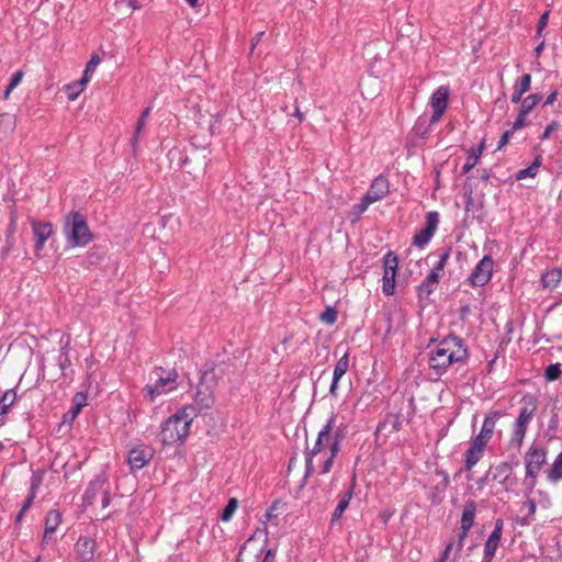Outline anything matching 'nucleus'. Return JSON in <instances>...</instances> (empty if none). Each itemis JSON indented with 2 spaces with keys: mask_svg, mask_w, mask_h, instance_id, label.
<instances>
[{
  "mask_svg": "<svg viewBox=\"0 0 562 562\" xmlns=\"http://www.w3.org/2000/svg\"><path fill=\"white\" fill-rule=\"evenodd\" d=\"M468 358L464 341L456 335H448L429 350L428 367L434 375L440 378L452 367L465 366Z\"/></svg>",
  "mask_w": 562,
  "mask_h": 562,
  "instance_id": "nucleus-1",
  "label": "nucleus"
},
{
  "mask_svg": "<svg viewBox=\"0 0 562 562\" xmlns=\"http://www.w3.org/2000/svg\"><path fill=\"white\" fill-rule=\"evenodd\" d=\"M335 425V416L331 415L326 425L319 430L317 439L312 448H307L305 452V475L308 476L314 471V459L321 454L325 457L322 474L329 473L334 459L340 450V437L333 434Z\"/></svg>",
  "mask_w": 562,
  "mask_h": 562,
  "instance_id": "nucleus-2",
  "label": "nucleus"
},
{
  "mask_svg": "<svg viewBox=\"0 0 562 562\" xmlns=\"http://www.w3.org/2000/svg\"><path fill=\"white\" fill-rule=\"evenodd\" d=\"M195 417L194 407L184 406L161 424L159 441L164 446L182 445Z\"/></svg>",
  "mask_w": 562,
  "mask_h": 562,
  "instance_id": "nucleus-3",
  "label": "nucleus"
},
{
  "mask_svg": "<svg viewBox=\"0 0 562 562\" xmlns=\"http://www.w3.org/2000/svg\"><path fill=\"white\" fill-rule=\"evenodd\" d=\"M63 233L71 247H85L92 240L86 217L77 211L65 216Z\"/></svg>",
  "mask_w": 562,
  "mask_h": 562,
  "instance_id": "nucleus-4",
  "label": "nucleus"
},
{
  "mask_svg": "<svg viewBox=\"0 0 562 562\" xmlns=\"http://www.w3.org/2000/svg\"><path fill=\"white\" fill-rule=\"evenodd\" d=\"M538 402L533 395H525L520 401V408L517 418L513 425L509 443L512 447L520 449L522 446L528 425L537 411Z\"/></svg>",
  "mask_w": 562,
  "mask_h": 562,
  "instance_id": "nucleus-5",
  "label": "nucleus"
},
{
  "mask_svg": "<svg viewBox=\"0 0 562 562\" xmlns=\"http://www.w3.org/2000/svg\"><path fill=\"white\" fill-rule=\"evenodd\" d=\"M157 380L154 384H147L143 389L144 397L149 402L176 389L178 373L175 370L165 371L161 368L156 370Z\"/></svg>",
  "mask_w": 562,
  "mask_h": 562,
  "instance_id": "nucleus-6",
  "label": "nucleus"
},
{
  "mask_svg": "<svg viewBox=\"0 0 562 562\" xmlns=\"http://www.w3.org/2000/svg\"><path fill=\"white\" fill-rule=\"evenodd\" d=\"M547 462V450L532 445L525 454L526 477L530 479V488L537 484V476Z\"/></svg>",
  "mask_w": 562,
  "mask_h": 562,
  "instance_id": "nucleus-7",
  "label": "nucleus"
},
{
  "mask_svg": "<svg viewBox=\"0 0 562 562\" xmlns=\"http://www.w3.org/2000/svg\"><path fill=\"white\" fill-rule=\"evenodd\" d=\"M213 380V375L207 372H203L201 375V380L198 384L196 392L194 395V413L196 411L201 412L203 409H209L213 406L215 398L213 394V384L210 383Z\"/></svg>",
  "mask_w": 562,
  "mask_h": 562,
  "instance_id": "nucleus-8",
  "label": "nucleus"
},
{
  "mask_svg": "<svg viewBox=\"0 0 562 562\" xmlns=\"http://www.w3.org/2000/svg\"><path fill=\"white\" fill-rule=\"evenodd\" d=\"M384 273L382 290L385 295H393L395 292V277L397 273L398 258L393 251H389L384 256Z\"/></svg>",
  "mask_w": 562,
  "mask_h": 562,
  "instance_id": "nucleus-9",
  "label": "nucleus"
},
{
  "mask_svg": "<svg viewBox=\"0 0 562 562\" xmlns=\"http://www.w3.org/2000/svg\"><path fill=\"white\" fill-rule=\"evenodd\" d=\"M155 450L150 446L138 445L132 448L127 454V463L131 471L135 472L145 468L154 458Z\"/></svg>",
  "mask_w": 562,
  "mask_h": 562,
  "instance_id": "nucleus-10",
  "label": "nucleus"
},
{
  "mask_svg": "<svg viewBox=\"0 0 562 562\" xmlns=\"http://www.w3.org/2000/svg\"><path fill=\"white\" fill-rule=\"evenodd\" d=\"M494 261L491 256H484L469 276L468 281L473 286H483L492 278Z\"/></svg>",
  "mask_w": 562,
  "mask_h": 562,
  "instance_id": "nucleus-11",
  "label": "nucleus"
},
{
  "mask_svg": "<svg viewBox=\"0 0 562 562\" xmlns=\"http://www.w3.org/2000/svg\"><path fill=\"white\" fill-rule=\"evenodd\" d=\"M439 224V213L428 212L426 214V225L413 237V245L418 248H424L435 235Z\"/></svg>",
  "mask_w": 562,
  "mask_h": 562,
  "instance_id": "nucleus-12",
  "label": "nucleus"
},
{
  "mask_svg": "<svg viewBox=\"0 0 562 562\" xmlns=\"http://www.w3.org/2000/svg\"><path fill=\"white\" fill-rule=\"evenodd\" d=\"M449 95L450 90L447 86H440L432 93L430 98V106L432 108L434 113L430 117V123H436L441 119L448 108Z\"/></svg>",
  "mask_w": 562,
  "mask_h": 562,
  "instance_id": "nucleus-13",
  "label": "nucleus"
},
{
  "mask_svg": "<svg viewBox=\"0 0 562 562\" xmlns=\"http://www.w3.org/2000/svg\"><path fill=\"white\" fill-rule=\"evenodd\" d=\"M33 234L36 239L35 241V252L38 256V252L44 248L45 243L52 236L54 228L52 223L49 222H38L36 220L31 221Z\"/></svg>",
  "mask_w": 562,
  "mask_h": 562,
  "instance_id": "nucleus-14",
  "label": "nucleus"
},
{
  "mask_svg": "<svg viewBox=\"0 0 562 562\" xmlns=\"http://www.w3.org/2000/svg\"><path fill=\"white\" fill-rule=\"evenodd\" d=\"M504 522L502 519L495 521V526L491 535L488 536L484 547V559L483 562H490L495 555V552L499 546Z\"/></svg>",
  "mask_w": 562,
  "mask_h": 562,
  "instance_id": "nucleus-15",
  "label": "nucleus"
},
{
  "mask_svg": "<svg viewBox=\"0 0 562 562\" xmlns=\"http://www.w3.org/2000/svg\"><path fill=\"white\" fill-rule=\"evenodd\" d=\"M97 551V542L89 537H80L75 544V552L80 562H91Z\"/></svg>",
  "mask_w": 562,
  "mask_h": 562,
  "instance_id": "nucleus-16",
  "label": "nucleus"
},
{
  "mask_svg": "<svg viewBox=\"0 0 562 562\" xmlns=\"http://www.w3.org/2000/svg\"><path fill=\"white\" fill-rule=\"evenodd\" d=\"M390 192V182L389 179L380 175L373 179L369 190L364 194L368 200H371L373 203L385 198Z\"/></svg>",
  "mask_w": 562,
  "mask_h": 562,
  "instance_id": "nucleus-17",
  "label": "nucleus"
},
{
  "mask_svg": "<svg viewBox=\"0 0 562 562\" xmlns=\"http://www.w3.org/2000/svg\"><path fill=\"white\" fill-rule=\"evenodd\" d=\"M487 443L484 441L474 438L469 446V449L465 452V469L470 471L477 462L482 459L485 448Z\"/></svg>",
  "mask_w": 562,
  "mask_h": 562,
  "instance_id": "nucleus-18",
  "label": "nucleus"
},
{
  "mask_svg": "<svg viewBox=\"0 0 562 562\" xmlns=\"http://www.w3.org/2000/svg\"><path fill=\"white\" fill-rule=\"evenodd\" d=\"M349 368V355L346 351L340 359L337 361L334 373H333V381L329 387V393L331 396L337 397L338 396V383L340 379L346 374Z\"/></svg>",
  "mask_w": 562,
  "mask_h": 562,
  "instance_id": "nucleus-19",
  "label": "nucleus"
},
{
  "mask_svg": "<svg viewBox=\"0 0 562 562\" xmlns=\"http://www.w3.org/2000/svg\"><path fill=\"white\" fill-rule=\"evenodd\" d=\"M61 522V514L58 509H50L45 518V530L42 540V547L44 548L52 540L53 533L56 531Z\"/></svg>",
  "mask_w": 562,
  "mask_h": 562,
  "instance_id": "nucleus-20",
  "label": "nucleus"
},
{
  "mask_svg": "<svg viewBox=\"0 0 562 562\" xmlns=\"http://www.w3.org/2000/svg\"><path fill=\"white\" fill-rule=\"evenodd\" d=\"M499 417H501L499 412H492L491 414L485 416V418L483 420L482 428L475 438L484 441L485 443H488V441L491 440V438L494 434V430L496 427V422Z\"/></svg>",
  "mask_w": 562,
  "mask_h": 562,
  "instance_id": "nucleus-21",
  "label": "nucleus"
},
{
  "mask_svg": "<svg viewBox=\"0 0 562 562\" xmlns=\"http://www.w3.org/2000/svg\"><path fill=\"white\" fill-rule=\"evenodd\" d=\"M476 515V503L474 501L465 502L461 515L460 529L463 533H469L473 526L474 518Z\"/></svg>",
  "mask_w": 562,
  "mask_h": 562,
  "instance_id": "nucleus-22",
  "label": "nucleus"
},
{
  "mask_svg": "<svg viewBox=\"0 0 562 562\" xmlns=\"http://www.w3.org/2000/svg\"><path fill=\"white\" fill-rule=\"evenodd\" d=\"M531 88V75L525 74L519 81L514 85V92L512 94V102L519 103L522 95Z\"/></svg>",
  "mask_w": 562,
  "mask_h": 562,
  "instance_id": "nucleus-23",
  "label": "nucleus"
},
{
  "mask_svg": "<svg viewBox=\"0 0 562 562\" xmlns=\"http://www.w3.org/2000/svg\"><path fill=\"white\" fill-rule=\"evenodd\" d=\"M561 280H562V269L553 268L542 274L541 283H542L543 289L553 291L554 289L558 288Z\"/></svg>",
  "mask_w": 562,
  "mask_h": 562,
  "instance_id": "nucleus-24",
  "label": "nucleus"
},
{
  "mask_svg": "<svg viewBox=\"0 0 562 562\" xmlns=\"http://www.w3.org/2000/svg\"><path fill=\"white\" fill-rule=\"evenodd\" d=\"M42 483H43V473L42 472L33 473V475L31 477L30 493H29V496H27L25 503L22 506L23 512H27V509L32 506V504L36 497L37 491L41 487Z\"/></svg>",
  "mask_w": 562,
  "mask_h": 562,
  "instance_id": "nucleus-25",
  "label": "nucleus"
},
{
  "mask_svg": "<svg viewBox=\"0 0 562 562\" xmlns=\"http://www.w3.org/2000/svg\"><path fill=\"white\" fill-rule=\"evenodd\" d=\"M441 277H442V274L431 270L430 273L426 277V279L418 286V291H419L420 295H423V294H425L427 296L430 295L435 291Z\"/></svg>",
  "mask_w": 562,
  "mask_h": 562,
  "instance_id": "nucleus-26",
  "label": "nucleus"
},
{
  "mask_svg": "<svg viewBox=\"0 0 562 562\" xmlns=\"http://www.w3.org/2000/svg\"><path fill=\"white\" fill-rule=\"evenodd\" d=\"M484 149V140L476 148H471L468 153L467 161L463 165L462 169L464 173H468L471 169L475 167L477 164L482 153Z\"/></svg>",
  "mask_w": 562,
  "mask_h": 562,
  "instance_id": "nucleus-27",
  "label": "nucleus"
},
{
  "mask_svg": "<svg viewBox=\"0 0 562 562\" xmlns=\"http://www.w3.org/2000/svg\"><path fill=\"white\" fill-rule=\"evenodd\" d=\"M352 487H350L346 493H344L333 513V517H331V520L335 521V520H338L341 518L344 512L347 509V507L349 506V503L352 498Z\"/></svg>",
  "mask_w": 562,
  "mask_h": 562,
  "instance_id": "nucleus-28",
  "label": "nucleus"
},
{
  "mask_svg": "<svg viewBox=\"0 0 562 562\" xmlns=\"http://www.w3.org/2000/svg\"><path fill=\"white\" fill-rule=\"evenodd\" d=\"M541 100L542 95L540 93H532L527 95L520 101L519 112L521 115H528Z\"/></svg>",
  "mask_w": 562,
  "mask_h": 562,
  "instance_id": "nucleus-29",
  "label": "nucleus"
},
{
  "mask_svg": "<svg viewBox=\"0 0 562 562\" xmlns=\"http://www.w3.org/2000/svg\"><path fill=\"white\" fill-rule=\"evenodd\" d=\"M86 396L82 393H77L72 400V406L67 414H65V419L74 420L78 414L81 412L82 407L86 406Z\"/></svg>",
  "mask_w": 562,
  "mask_h": 562,
  "instance_id": "nucleus-30",
  "label": "nucleus"
},
{
  "mask_svg": "<svg viewBox=\"0 0 562 562\" xmlns=\"http://www.w3.org/2000/svg\"><path fill=\"white\" fill-rule=\"evenodd\" d=\"M513 473V467L508 462H502L495 468L494 479L505 484Z\"/></svg>",
  "mask_w": 562,
  "mask_h": 562,
  "instance_id": "nucleus-31",
  "label": "nucleus"
},
{
  "mask_svg": "<svg viewBox=\"0 0 562 562\" xmlns=\"http://www.w3.org/2000/svg\"><path fill=\"white\" fill-rule=\"evenodd\" d=\"M547 477L551 482H558L562 480V451L557 456L554 462L551 465V469L548 472Z\"/></svg>",
  "mask_w": 562,
  "mask_h": 562,
  "instance_id": "nucleus-32",
  "label": "nucleus"
},
{
  "mask_svg": "<svg viewBox=\"0 0 562 562\" xmlns=\"http://www.w3.org/2000/svg\"><path fill=\"white\" fill-rule=\"evenodd\" d=\"M150 111H151V109L149 106L144 109V111L142 112L140 116L137 120L135 132H134V136L132 138L133 147H135L137 142H138V138H139L140 134H142L143 128L146 125V121H147V119H148V116L150 114Z\"/></svg>",
  "mask_w": 562,
  "mask_h": 562,
  "instance_id": "nucleus-33",
  "label": "nucleus"
},
{
  "mask_svg": "<svg viewBox=\"0 0 562 562\" xmlns=\"http://www.w3.org/2000/svg\"><path fill=\"white\" fill-rule=\"evenodd\" d=\"M16 400L14 390H7L0 398V415L8 412L9 407L13 405Z\"/></svg>",
  "mask_w": 562,
  "mask_h": 562,
  "instance_id": "nucleus-34",
  "label": "nucleus"
},
{
  "mask_svg": "<svg viewBox=\"0 0 562 562\" xmlns=\"http://www.w3.org/2000/svg\"><path fill=\"white\" fill-rule=\"evenodd\" d=\"M522 506L527 508V515L521 518L520 524L522 526H528V525H530L535 520V514H536V510H537V505H536V502L533 499L529 498V499H527L524 503Z\"/></svg>",
  "mask_w": 562,
  "mask_h": 562,
  "instance_id": "nucleus-35",
  "label": "nucleus"
},
{
  "mask_svg": "<svg viewBox=\"0 0 562 562\" xmlns=\"http://www.w3.org/2000/svg\"><path fill=\"white\" fill-rule=\"evenodd\" d=\"M23 77H24V71H22V70H19V71L13 74V76H12V78L10 80V83L7 87V89L4 91V94H3V98L5 100L9 99L11 92L21 83Z\"/></svg>",
  "mask_w": 562,
  "mask_h": 562,
  "instance_id": "nucleus-36",
  "label": "nucleus"
},
{
  "mask_svg": "<svg viewBox=\"0 0 562 562\" xmlns=\"http://www.w3.org/2000/svg\"><path fill=\"white\" fill-rule=\"evenodd\" d=\"M539 165H540V158L538 157L531 166L519 170L516 178L518 180L525 179L527 177L533 178L538 172Z\"/></svg>",
  "mask_w": 562,
  "mask_h": 562,
  "instance_id": "nucleus-37",
  "label": "nucleus"
},
{
  "mask_svg": "<svg viewBox=\"0 0 562 562\" xmlns=\"http://www.w3.org/2000/svg\"><path fill=\"white\" fill-rule=\"evenodd\" d=\"M238 507V502L236 498H231L227 503V505L225 506V508L223 509L222 514H221V519L223 521H228L231 520V518L233 517L234 513L236 512Z\"/></svg>",
  "mask_w": 562,
  "mask_h": 562,
  "instance_id": "nucleus-38",
  "label": "nucleus"
},
{
  "mask_svg": "<svg viewBox=\"0 0 562 562\" xmlns=\"http://www.w3.org/2000/svg\"><path fill=\"white\" fill-rule=\"evenodd\" d=\"M319 319L325 324L333 325L337 321V311L334 307L328 306L321 314Z\"/></svg>",
  "mask_w": 562,
  "mask_h": 562,
  "instance_id": "nucleus-39",
  "label": "nucleus"
},
{
  "mask_svg": "<svg viewBox=\"0 0 562 562\" xmlns=\"http://www.w3.org/2000/svg\"><path fill=\"white\" fill-rule=\"evenodd\" d=\"M85 89L77 82L74 81L66 86L68 99L75 101Z\"/></svg>",
  "mask_w": 562,
  "mask_h": 562,
  "instance_id": "nucleus-40",
  "label": "nucleus"
},
{
  "mask_svg": "<svg viewBox=\"0 0 562 562\" xmlns=\"http://www.w3.org/2000/svg\"><path fill=\"white\" fill-rule=\"evenodd\" d=\"M562 374V370L559 363L550 364L546 368L544 376L549 381L559 379Z\"/></svg>",
  "mask_w": 562,
  "mask_h": 562,
  "instance_id": "nucleus-41",
  "label": "nucleus"
},
{
  "mask_svg": "<svg viewBox=\"0 0 562 562\" xmlns=\"http://www.w3.org/2000/svg\"><path fill=\"white\" fill-rule=\"evenodd\" d=\"M371 204H373V202H372L371 200H368V198L364 195V196L361 199L360 203H358V204H356V205L353 206V210H355V212H356L358 215H361L362 213H364V212L368 210V207H369Z\"/></svg>",
  "mask_w": 562,
  "mask_h": 562,
  "instance_id": "nucleus-42",
  "label": "nucleus"
},
{
  "mask_svg": "<svg viewBox=\"0 0 562 562\" xmlns=\"http://www.w3.org/2000/svg\"><path fill=\"white\" fill-rule=\"evenodd\" d=\"M250 540L249 539L240 549L238 555H237V561L236 562H246L247 559L252 554V552L249 550V543H250Z\"/></svg>",
  "mask_w": 562,
  "mask_h": 562,
  "instance_id": "nucleus-43",
  "label": "nucleus"
},
{
  "mask_svg": "<svg viewBox=\"0 0 562 562\" xmlns=\"http://www.w3.org/2000/svg\"><path fill=\"white\" fill-rule=\"evenodd\" d=\"M100 63H101V58L99 57V55L93 54L91 56L90 60L88 61L85 71L87 74L92 75L95 71V68L99 66Z\"/></svg>",
  "mask_w": 562,
  "mask_h": 562,
  "instance_id": "nucleus-44",
  "label": "nucleus"
},
{
  "mask_svg": "<svg viewBox=\"0 0 562 562\" xmlns=\"http://www.w3.org/2000/svg\"><path fill=\"white\" fill-rule=\"evenodd\" d=\"M449 255H450L449 250L443 251L442 255L439 258V261L437 262V265L431 270L442 274V271H443L445 266H446V263L448 261Z\"/></svg>",
  "mask_w": 562,
  "mask_h": 562,
  "instance_id": "nucleus-45",
  "label": "nucleus"
},
{
  "mask_svg": "<svg viewBox=\"0 0 562 562\" xmlns=\"http://www.w3.org/2000/svg\"><path fill=\"white\" fill-rule=\"evenodd\" d=\"M449 255H450L449 250L443 251L442 255L439 258V261L437 262V265L431 270L442 274V271H443L445 266H446V263L448 261Z\"/></svg>",
  "mask_w": 562,
  "mask_h": 562,
  "instance_id": "nucleus-46",
  "label": "nucleus"
},
{
  "mask_svg": "<svg viewBox=\"0 0 562 562\" xmlns=\"http://www.w3.org/2000/svg\"><path fill=\"white\" fill-rule=\"evenodd\" d=\"M526 116L527 115H521V113L518 112L517 119L513 123V127L509 131H513V133H515L517 130L524 127L526 125Z\"/></svg>",
  "mask_w": 562,
  "mask_h": 562,
  "instance_id": "nucleus-47",
  "label": "nucleus"
},
{
  "mask_svg": "<svg viewBox=\"0 0 562 562\" xmlns=\"http://www.w3.org/2000/svg\"><path fill=\"white\" fill-rule=\"evenodd\" d=\"M559 127V124L557 121L551 122L544 130L543 134L541 135L542 139H547L550 137L551 133L555 131Z\"/></svg>",
  "mask_w": 562,
  "mask_h": 562,
  "instance_id": "nucleus-48",
  "label": "nucleus"
},
{
  "mask_svg": "<svg viewBox=\"0 0 562 562\" xmlns=\"http://www.w3.org/2000/svg\"><path fill=\"white\" fill-rule=\"evenodd\" d=\"M513 134H514L513 131H509V130L504 132L502 137H501V139H499V142H498L497 149H502L504 146H506L508 144L509 138H510V136Z\"/></svg>",
  "mask_w": 562,
  "mask_h": 562,
  "instance_id": "nucleus-49",
  "label": "nucleus"
},
{
  "mask_svg": "<svg viewBox=\"0 0 562 562\" xmlns=\"http://www.w3.org/2000/svg\"><path fill=\"white\" fill-rule=\"evenodd\" d=\"M548 20H549V11H546L540 16V20H539V23H538V33H540L548 25Z\"/></svg>",
  "mask_w": 562,
  "mask_h": 562,
  "instance_id": "nucleus-50",
  "label": "nucleus"
},
{
  "mask_svg": "<svg viewBox=\"0 0 562 562\" xmlns=\"http://www.w3.org/2000/svg\"><path fill=\"white\" fill-rule=\"evenodd\" d=\"M16 226L18 224L16 223H9V226H8V244L11 246L12 245V241L11 239L13 238L14 234H15V231H16Z\"/></svg>",
  "mask_w": 562,
  "mask_h": 562,
  "instance_id": "nucleus-51",
  "label": "nucleus"
},
{
  "mask_svg": "<svg viewBox=\"0 0 562 562\" xmlns=\"http://www.w3.org/2000/svg\"><path fill=\"white\" fill-rule=\"evenodd\" d=\"M261 562H276V550L269 549Z\"/></svg>",
  "mask_w": 562,
  "mask_h": 562,
  "instance_id": "nucleus-52",
  "label": "nucleus"
},
{
  "mask_svg": "<svg viewBox=\"0 0 562 562\" xmlns=\"http://www.w3.org/2000/svg\"><path fill=\"white\" fill-rule=\"evenodd\" d=\"M2 123L8 125V126H10V127H13L14 124H15L14 119L12 116H10V115H1L0 116V124H2Z\"/></svg>",
  "mask_w": 562,
  "mask_h": 562,
  "instance_id": "nucleus-53",
  "label": "nucleus"
},
{
  "mask_svg": "<svg viewBox=\"0 0 562 562\" xmlns=\"http://www.w3.org/2000/svg\"><path fill=\"white\" fill-rule=\"evenodd\" d=\"M557 98H558V91H557V90H554V91H552V92L547 97V99H546V101H544V104H543V105L546 106V105H551V104H553V103L557 101Z\"/></svg>",
  "mask_w": 562,
  "mask_h": 562,
  "instance_id": "nucleus-54",
  "label": "nucleus"
},
{
  "mask_svg": "<svg viewBox=\"0 0 562 562\" xmlns=\"http://www.w3.org/2000/svg\"><path fill=\"white\" fill-rule=\"evenodd\" d=\"M452 547H453V543L447 544L445 551L442 552V554L439 559V562H446L448 560V557H449V553H450Z\"/></svg>",
  "mask_w": 562,
  "mask_h": 562,
  "instance_id": "nucleus-55",
  "label": "nucleus"
},
{
  "mask_svg": "<svg viewBox=\"0 0 562 562\" xmlns=\"http://www.w3.org/2000/svg\"><path fill=\"white\" fill-rule=\"evenodd\" d=\"M90 79H91V74H87L86 71H83L81 79L78 80L77 82L85 89L87 83L90 81Z\"/></svg>",
  "mask_w": 562,
  "mask_h": 562,
  "instance_id": "nucleus-56",
  "label": "nucleus"
},
{
  "mask_svg": "<svg viewBox=\"0 0 562 562\" xmlns=\"http://www.w3.org/2000/svg\"><path fill=\"white\" fill-rule=\"evenodd\" d=\"M468 533H463V531H461L460 536H459V540H458V543H457V550L460 552L463 548V544H464V540L467 538Z\"/></svg>",
  "mask_w": 562,
  "mask_h": 562,
  "instance_id": "nucleus-57",
  "label": "nucleus"
},
{
  "mask_svg": "<svg viewBox=\"0 0 562 562\" xmlns=\"http://www.w3.org/2000/svg\"><path fill=\"white\" fill-rule=\"evenodd\" d=\"M293 115L299 120V122H303L305 120V115L301 112L299 106H295Z\"/></svg>",
  "mask_w": 562,
  "mask_h": 562,
  "instance_id": "nucleus-58",
  "label": "nucleus"
},
{
  "mask_svg": "<svg viewBox=\"0 0 562 562\" xmlns=\"http://www.w3.org/2000/svg\"><path fill=\"white\" fill-rule=\"evenodd\" d=\"M263 36V32H259L256 34V36L251 41L252 48L261 41V37Z\"/></svg>",
  "mask_w": 562,
  "mask_h": 562,
  "instance_id": "nucleus-59",
  "label": "nucleus"
},
{
  "mask_svg": "<svg viewBox=\"0 0 562 562\" xmlns=\"http://www.w3.org/2000/svg\"><path fill=\"white\" fill-rule=\"evenodd\" d=\"M18 212L15 209H12L10 212V223H16L18 224Z\"/></svg>",
  "mask_w": 562,
  "mask_h": 562,
  "instance_id": "nucleus-60",
  "label": "nucleus"
},
{
  "mask_svg": "<svg viewBox=\"0 0 562 562\" xmlns=\"http://www.w3.org/2000/svg\"><path fill=\"white\" fill-rule=\"evenodd\" d=\"M277 507V503H273L272 506L269 508V510L266 513V518L271 519L273 516V510Z\"/></svg>",
  "mask_w": 562,
  "mask_h": 562,
  "instance_id": "nucleus-61",
  "label": "nucleus"
},
{
  "mask_svg": "<svg viewBox=\"0 0 562 562\" xmlns=\"http://www.w3.org/2000/svg\"><path fill=\"white\" fill-rule=\"evenodd\" d=\"M130 5L135 10L140 8L137 0H130Z\"/></svg>",
  "mask_w": 562,
  "mask_h": 562,
  "instance_id": "nucleus-62",
  "label": "nucleus"
},
{
  "mask_svg": "<svg viewBox=\"0 0 562 562\" xmlns=\"http://www.w3.org/2000/svg\"><path fill=\"white\" fill-rule=\"evenodd\" d=\"M186 2L191 7L195 8L198 5V0H186Z\"/></svg>",
  "mask_w": 562,
  "mask_h": 562,
  "instance_id": "nucleus-63",
  "label": "nucleus"
},
{
  "mask_svg": "<svg viewBox=\"0 0 562 562\" xmlns=\"http://www.w3.org/2000/svg\"><path fill=\"white\" fill-rule=\"evenodd\" d=\"M26 512H23V509L21 508V510L19 512L18 516H16V521H21L23 516L25 515Z\"/></svg>",
  "mask_w": 562,
  "mask_h": 562,
  "instance_id": "nucleus-64",
  "label": "nucleus"
}]
</instances>
